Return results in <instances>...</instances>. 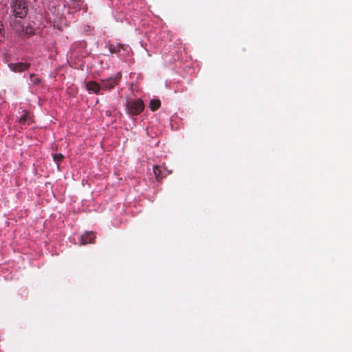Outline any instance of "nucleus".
Returning <instances> with one entry per match:
<instances>
[{"mask_svg":"<svg viewBox=\"0 0 352 352\" xmlns=\"http://www.w3.org/2000/svg\"><path fill=\"white\" fill-rule=\"evenodd\" d=\"M30 82L33 84V85H38L40 83V78L34 75V74H31L30 75Z\"/></svg>","mask_w":352,"mask_h":352,"instance_id":"obj_12","label":"nucleus"},{"mask_svg":"<svg viewBox=\"0 0 352 352\" xmlns=\"http://www.w3.org/2000/svg\"><path fill=\"white\" fill-rule=\"evenodd\" d=\"M121 74L118 73L114 77L110 78L106 80H102V89H113L117 84L118 80L120 78Z\"/></svg>","mask_w":352,"mask_h":352,"instance_id":"obj_6","label":"nucleus"},{"mask_svg":"<svg viewBox=\"0 0 352 352\" xmlns=\"http://www.w3.org/2000/svg\"><path fill=\"white\" fill-rule=\"evenodd\" d=\"M160 101L159 100L152 99L149 102V107L152 111L157 109L160 106Z\"/></svg>","mask_w":352,"mask_h":352,"instance_id":"obj_10","label":"nucleus"},{"mask_svg":"<svg viewBox=\"0 0 352 352\" xmlns=\"http://www.w3.org/2000/svg\"><path fill=\"white\" fill-rule=\"evenodd\" d=\"M107 47L111 54H116L119 57H124L130 52V47L128 45L119 43H109Z\"/></svg>","mask_w":352,"mask_h":352,"instance_id":"obj_4","label":"nucleus"},{"mask_svg":"<svg viewBox=\"0 0 352 352\" xmlns=\"http://www.w3.org/2000/svg\"><path fill=\"white\" fill-rule=\"evenodd\" d=\"M67 3L68 7H66L65 4L58 3L56 5L53 3V5L49 8L53 16V23L59 30L68 25L72 18L71 15L82 8L83 0H69V2Z\"/></svg>","mask_w":352,"mask_h":352,"instance_id":"obj_1","label":"nucleus"},{"mask_svg":"<svg viewBox=\"0 0 352 352\" xmlns=\"http://www.w3.org/2000/svg\"><path fill=\"white\" fill-rule=\"evenodd\" d=\"M8 66L9 69L14 72H22L28 69L30 66V63L23 62L10 63Z\"/></svg>","mask_w":352,"mask_h":352,"instance_id":"obj_5","label":"nucleus"},{"mask_svg":"<svg viewBox=\"0 0 352 352\" xmlns=\"http://www.w3.org/2000/svg\"><path fill=\"white\" fill-rule=\"evenodd\" d=\"M4 35V29L3 24L0 22V41H1V39L3 38Z\"/></svg>","mask_w":352,"mask_h":352,"instance_id":"obj_14","label":"nucleus"},{"mask_svg":"<svg viewBox=\"0 0 352 352\" xmlns=\"http://www.w3.org/2000/svg\"><path fill=\"white\" fill-rule=\"evenodd\" d=\"M153 172L155 175V179L159 181L163 177V175L162 174L161 170L160 167L157 165L154 166L153 168Z\"/></svg>","mask_w":352,"mask_h":352,"instance_id":"obj_9","label":"nucleus"},{"mask_svg":"<svg viewBox=\"0 0 352 352\" xmlns=\"http://www.w3.org/2000/svg\"><path fill=\"white\" fill-rule=\"evenodd\" d=\"M144 108L143 101L141 99L127 100L126 109L131 116L140 114Z\"/></svg>","mask_w":352,"mask_h":352,"instance_id":"obj_3","label":"nucleus"},{"mask_svg":"<svg viewBox=\"0 0 352 352\" xmlns=\"http://www.w3.org/2000/svg\"><path fill=\"white\" fill-rule=\"evenodd\" d=\"M87 89L89 92L98 94L100 93V89H102V85L100 86L98 83L94 81L88 82L87 84Z\"/></svg>","mask_w":352,"mask_h":352,"instance_id":"obj_8","label":"nucleus"},{"mask_svg":"<svg viewBox=\"0 0 352 352\" xmlns=\"http://www.w3.org/2000/svg\"><path fill=\"white\" fill-rule=\"evenodd\" d=\"M30 121H31V118L28 114H25V115L21 116V118H19V123L21 125L30 124Z\"/></svg>","mask_w":352,"mask_h":352,"instance_id":"obj_11","label":"nucleus"},{"mask_svg":"<svg viewBox=\"0 0 352 352\" xmlns=\"http://www.w3.org/2000/svg\"><path fill=\"white\" fill-rule=\"evenodd\" d=\"M11 11L15 18L24 19L28 12V6L25 0H12Z\"/></svg>","mask_w":352,"mask_h":352,"instance_id":"obj_2","label":"nucleus"},{"mask_svg":"<svg viewBox=\"0 0 352 352\" xmlns=\"http://www.w3.org/2000/svg\"><path fill=\"white\" fill-rule=\"evenodd\" d=\"M96 237L95 233L93 232H86L85 234L80 236V244L86 245L94 241Z\"/></svg>","mask_w":352,"mask_h":352,"instance_id":"obj_7","label":"nucleus"},{"mask_svg":"<svg viewBox=\"0 0 352 352\" xmlns=\"http://www.w3.org/2000/svg\"><path fill=\"white\" fill-rule=\"evenodd\" d=\"M54 160L56 162L57 165L58 166V163L62 161L63 159V155L61 153H56L53 156Z\"/></svg>","mask_w":352,"mask_h":352,"instance_id":"obj_13","label":"nucleus"}]
</instances>
